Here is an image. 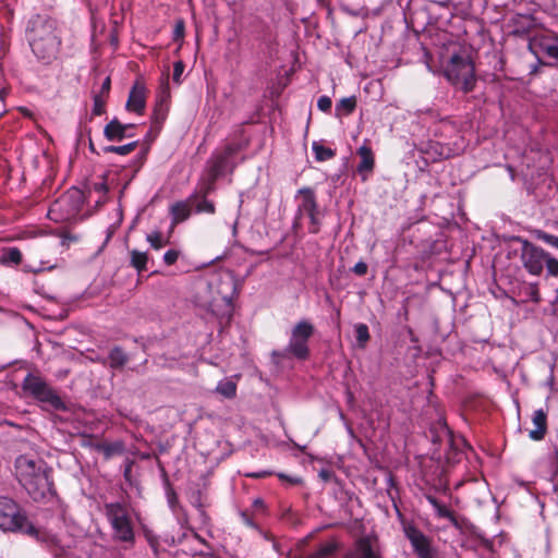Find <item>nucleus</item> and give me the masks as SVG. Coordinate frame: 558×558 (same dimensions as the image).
Segmentation results:
<instances>
[{
    "mask_svg": "<svg viewBox=\"0 0 558 558\" xmlns=\"http://www.w3.org/2000/svg\"><path fill=\"white\" fill-rule=\"evenodd\" d=\"M354 330H355V336H356L359 347L365 348L366 343L369 340V331H368L367 325L362 324V323L356 324L354 326Z\"/></svg>",
    "mask_w": 558,
    "mask_h": 558,
    "instance_id": "obj_30",
    "label": "nucleus"
},
{
    "mask_svg": "<svg viewBox=\"0 0 558 558\" xmlns=\"http://www.w3.org/2000/svg\"><path fill=\"white\" fill-rule=\"evenodd\" d=\"M533 300H534L535 302H538V301H539V296H538V292H537V291H534Z\"/></svg>",
    "mask_w": 558,
    "mask_h": 558,
    "instance_id": "obj_53",
    "label": "nucleus"
},
{
    "mask_svg": "<svg viewBox=\"0 0 558 558\" xmlns=\"http://www.w3.org/2000/svg\"><path fill=\"white\" fill-rule=\"evenodd\" d=\"M23 391L43 404L45 410H65V403L40 376L27 374L22 383Z\"/></svg>",
    "mask_w": 558,
    "mask_h": 558,
    "instance_id": "obj_5",
    "label": "nucleus"
},
{
    "mask_svg": "<svg viewBox=\"0 0 558 558\" xmlns=\"http://www.w3.org/2000/svg\"><path fill=\"white\" fill-rule=\"evenodd\" d=\"M544 265H546L548 275L558 276V259L551 257L547 253L546 260H545Z\"/></svg>",
    "mask_w": 558,
    "mask_h": 558,
    "instance_id": "obj_34",
    "label": "nucleus"
},
{
    "mask_svg": "<svg viewBox=\"0 0 558 558\" xmlns=\"http://www.w3.org/2000/svg\"><path fill=\"white\" fill-rule=\"evenodd\" d=\"M93 189L100 194H106L108 192V186L105 182L94 183Z\"/></svg>",
    "mask_w": 558,
    "mask_h": 558,
    "instance_id": "obj_44",
    "label": "nucleus"
},
{
    "mask_svg": "<svg viewBox=\"0 0 558 558\" xmlns=\"http://www.w3.org/2000/svg\"><path fill=\"white\" fill-rule=\"evenodd\" d=\"M130 128H133V124H122L118 119H113L105 126L104 135L108 141H122Z\"/></svg>",
    "mask_w": 558,
    "mask_h": 558,
    "instance_id": "obj_16",
    "label": "nucleus"
},
{
    "mask_svg": "<svg viewBox=\"0 0 558 558\" xmlns=\"http://www.w3.org/2000/svg\"><path fill=\"white\" fill-rule=\"evenodd\" d=\"M348 558H378L377 554L373 550L369 541L360 539L356 544L354 553Z\"/></svg>",
    "mask_w": 558,
    "mask_h": 558,
    "instance_id": "obj_21",
    "label": "nucleus"
},
{
    "mask_svg": "<svg viewBox=\"0 0 558 558\" xmlns=\"http://www.w3.org/2000/svg\"><path fill=\"white\" fill-rule=\"evenodd\" d=\"M216 391L225 398L233 399L236 396V381L230 378L218 383Z\"/></svg>",
    "mask_w": 558,
    "mask_h": 558,
    "instance_id": "obj_22",
    "label": "nucleus"
},
{
    "mask_svg": "<svg viewBox=\"0 0 558 558\" xmlns=\"http://www.w3.org/2000/svg\"><path fill=\"white\" fill-rule=\"evenodd\" d=\"M184 69H185V65L182 61H177L174 64H173V75H172V78L173 81L177 83V84H180L181 83V76L184 72Z\"/></svg>",
    "mask_w": 558,
    "mask_h": 558,
    "instance_id": "obj_36",
    "label": "nucleus"
},
{
    "mask_svg": "<svg viewBox=\"0 0 558 558\" xmlns=\"http://www.w3.org/2000/svg\"><path fill=\"white\" fill-rule=\"evenodd\" d=\"M314 332V326L307 320L299 322L292 329V336L307 341Z\"/></svg>",
    "mask_w": 558,
    "mask_h": 558,
    "instance_id": "obj_24",
    "label": "nucleus"
},
{
    "mask_svg": "<svg viewBox=\"0 0 558 558\" xmlns=\"http://www.w3.org/2000/svg\"><path fill=\"white\" fill-rule=\"evenodd\" d=\"M288 351L300 360H304L308 355L307 341L291 335Z\"/></svg>",
    "mask_w": 558,
    "mask_h": 558,
    "instance_id": "obj_19",
    "label": "nucleus"
},
{
    "mask_svg": "<svg viewBox=\"0 0 558 558\" xmlns=\"http://www.w3.org/2000/svg\"><path fill=\"white\" fill-rule=\"evenodd\" d=\"M295 198L298 201V211L300 215L312 214L317 210L316 196L312 189H300Z\"/></svg>",
    "mask_w": 558,
    "mask_h": 558,
    "instance_id": "obj_15",
    "label": "nucleus"
},
{
    "mask_svg": "<svg viewBox=\"0 0 558 558\" xmlns=\"http://www.w3.org/2000/svg\"><path fill=\"white\" fill-rule=\"evenodd\" d=\"M105 514L112 529L113 538L133 544L135 539L134 525L128 507L120 502L106 504Z\"/></svg>",
    "mask_w": 558,
    "mask_h": 558,
    "instance_id": "obj_6",
    "label": "nucleus"
},
{
    "mask_svg": "<svg viewBox=\"0 0 558 558\" xmlns=\"http://www.w3.org/2000/svg\"><path fill=\"white\" fill-rule=\"evenodd\" d=\"M250 476H252V477H260V476H262V474L253 473V474H250Z\"/></svg>",
    "mask_w": 558,
    "mask_h": 558,
    "instance_id": "obj_54",
    "label": "nucleus"
},
{
    "mask_svg": "<svg viewBox=\"0 0 558 558\" xmlns=\"http://www.w3.org/2000/svg\"><path fill=\"white\" fill-rule=\"evenodd\" d=\"M106 98L102 95H96L94 97V108L93 113L96 116H101L105 112Z\"/></svg>",
    "mask_w": 558,
    "mask_h": 558,
    "instance_id": "obj_33",
    "label": "nucleus"
},
{
    "mask_svg": "<svg viewBox=\"0 0 558 558\" xmlns=\"http://www.w3.org/2000/svg\"><path fill=\"white\" fill-rule=\"evenodd\" d=\"M320 476H322L323 478L327 480V478H328V472H327V471H322V472H320Z\"/></svg>",
    "mask_w": 558,
    "mask_h": 558,
    "instance_id": "obj_51",
    "label": "nucleus"
},
{
    "mask_svg": "<svg viewBox=\"0 0 558 558\" xmlns=\"http://www.w3.org/2000/svg\"><path fill=\"white\" fill-rule=\"evenodd\" d=\"M239 147L229 145L225 151L216 155L211 159L210 172L214 174V179H218L229 168V158L238 151Z\"/></svg>",
    "mask_w": 558,
    "mask_h": 558,
    "instance_id": "obj_14",
    "label": "nucleus"
},
{
    "mask_svg": "<svg viewBox=\"0 0 558 558\" xmlns=\"http://www.w3.org/2000/svg\"><path fill=\"white\" fill-rule=\"evenodd\" d=\"M189 201H191L192 206H195L196 213L215 214V205L206 196L194 193L189 197Z\"/></svg>",
    "mask_w": 558,
    "mask_h": 558,
    "instance_id": "obj_18",
    "label": "nucleus"
},
{
    "mask_svg": "<svg viewBox=\"0 0 558 558\" xmlns=\"http://www.w3.org/2000/svg\"><path fill=\"white\" fill-rule=\"evenodd\" d=\"M537 238L558 250V236L548 234L546 232H538Z\"/></svg>",
    "mask_w": 558,
    "mask_h": 558,
    "instance_id": "obj_38",
    "label": "nucleus"
},
{
    "mask_svg": "<svg viewBox=\"0 0 558 558\" xmlns=\"http://www.w3.org/2000/svg\"><path fill=\"white\" fill-rule=\"evenodd\" d=\"M15 474L20 484L34 500L43 499L52 492L50 470L38 457L23 454L16 458Z\"/></svg>",
    "mask_w": 558,
    "mask_h": 558,
    "instance_id": "obj_1",
    "label": "nucleus"
},
{
    "mask_svg": "<svg viewBox=\"0 0 558 558\" xmlns=\"http://www.w3.org/2000/svg\"><path fill=\"white\" fill-rule=\"evenodd\" d=\"M82 197L78 190H69L51 204L48 217L57 222L73 218L81 210Z\"/></svg>",
    "mask_w": 558,
    "mask_h": 558,
    "instance_id": "obj_8",
    "label": "nucleus"
},
{
    "mask_svg": "<svg viewBox=\"0 0 558 558\" xmlns=\"http://www.w3.org/2000/svg\"><path fill=\"white\" fill-rule=\"evenodd\" d=\"M312 149L315 154V158L318 161H325L331 159L335 156L333 150L328 147L323 146L322 144L314 142L312 145Z\"/></svg>",
    "mask_w": 558,
    "mask_h": 558,
    "instance_id": "obj_27",
    "label": "nucleus"
},
{
    "mask_svg": "<svg viewBox=\"0 0 558 558\" xmlns=\"http://www.w3.org/2000/svg\"><path fill=\"white\" fill-rule=\"evenodd\" d=\"M356 107V100L354 97L342 98L336 106L338 114H350Z\"/></svg>",
    "mask_w": 558,
    "mask_h": 558,
    "instance_id": "obj_28",
    "label": "nucleus"
},
{
    "mask_svg": "<svg viewBox=\"0 0 558 558\" xmlns=\"http://www.w3.org/2000/svg\"><path fill=\"white\" fill-rule=\"evenodd\" d=\"M109 361L111 367H121L126 363L128 357L122 349L114 348L109 354Z\"/></svg>",
    "mask_w": 558,
    "mask_h": 558,
    "instance_id": "obj_29",
    "label": "nucleus"
},
{
    "mask_svg": "<svg viewBox=\"0 0 558 558\" xmlns=\"http://www.w3.org/2000/svg\"><path fill=\"white\" fill-rule=\"evenodd\" d=\"M169 97V90H168V85L166 84L163 87H162V92H161V96H160V102L159 105L156 107L155 109V114L156 117L159 119H165V113H161V106H162V102L166 98Z\"/></svg>",
    "mask_w": 558,
    "mask_h": 558,
    "instance_id": "obj_37",
    "label": "nucleus"
},
{
    "mask_svg": "<svg viewBox=\"0 0 558 558\" xmlns=\"http://www.w3.org/2000/svg\"><path fill=\"white\" fill-rule=\"evenodd\" d=\"M146 241L154 250H160L168 243V238H165L160 231H153L146 235Z\"/></svg>",
    "mask_w": 558,
    "mask_h": 558,
    "instance_id": "obj_26",
    "label": "nucleus"
},
{
    "mask_svg": "<svg viewBox=\"0 0 558 558\" xmlns=\"http://www.w3.org/2000/svg\"><path fill=\"white\" fill-rule=\"evenodd\" d=\"M210 292L209 306L213 313L221 318H230L233 312L232 300L236 294V286L229 272L214 275L208 280Z\"/></svg>",
    "mask_w": 558,
    "mask_h": 558,
    "instance_id": "obj_3",
    "label": "nucleus"
},
{
    "mask_svg": "<svg viewBox=\"0 0 558 558\" xmlns=\"http://www.w3.org/2000/svg\"><path fill=\"white\" fill-rule=\"evenodd\" d=\"M254 505H255V507H259V508L264 507V502L260 499L255 500Z\"/></svg>",
    "mask_w": 558,
    "mask_h": 558,
    "instance_id": "obj_49",
    "label": "nucleus"
},
{
    "mask_svg": "<svg viewBox=\"0 0 558 558\" xmlns=\"http://www.w3.org/2000/svg\"><path fill=\"white\" fill-rule=\"evenodd\" d=\"M27 39L38 59L50 62L57 58L61 39L56 21L43 15L33 16L27 25Z\"/></svg>",
    "mask_w": 558,
    "mask_h": 558,
    "instance_id": "obj_2",
    "label": "nucleus"
},
{
    "mask_svg": "<svg viewBox=\"0 0 558 558\" xmlns=\"http://www.w3.org/2000/svg\"><path fill=\"white\" fill-rule=\"evenodd\" d=\"M367 265L364 262H357L353 267V272L357 276H364L367 272Z\"/></svg>",
    "mask_w": 558,
    "mask_h": 558,
    "instance_id": "obj_43",
    "label": "nucleus"
},
{
    "mask_svg": "<svg viewBox=\"0 0 558 558\" xmlns=\"http://www.w3.org/2000/svg\"><path fill=\"white\" fill-rule=\"evenodd\" d=\"M7 258L13 264H20L22 262V253L16 247H11L7 253Z\"/></svg>",
    "mask_w": 558,
    "mask_h": 558,
    "instance_id": "obj_39",
    "label": "nucleus"
},
{
    "mask_svg": "<svg viewBox=\"0 0 558 558\" xmlns=\"http://www.w3.org/2000/svg\"><path fill=\"white\" fill-rule=\"evenodd\" d=\"M242 518H243V520H244L246 525L254 526V523L252 522V520L246 514L243 513Z\"/></svg>",
    "mask_w": 558,
    "mask_h": 558,
    "instance_id": "obj_48",
    "label": "nucleus"
},
{
    "mask_svg": "<svg viewBox=\"0 0 558 558\" xmlns=\"http://www.w3.org/2000/svg\"><path fill=\"white\" fill-rule=\"evenodd\" d=\"M110 90V78L107 77L101 85V94L108 95Z\"/></svg>",
    "mask_w": 558,
    "mask_h": 558,
    "instance_id": "obj_46",
    "label": "nucleus"
},
{
    "mask_svg": "<svg viewBox=\"0 0 558 558\" xmlns=\"http://www.w3.org/2000/svg\"><path fill=\"white\" fill-rule=\"evenodd\" d=\"M336 547L331 543L324 544L319 547L314 558H325L335 551Z\"/></svg>",
    "mask_w": 558,
    "mask_h": 558,
    "instance_id": "obj_35",
    "label": "nucleus"
},
{
    "mask_svg": "<svg viewBox=\"0 0 558 558\" xmlns=\"http://www.w3.org/2000/svg\"><path fill=\"white\" fill-rule=\"evenodd\" d=\"M404 532L420 558H432L429 541L421 531L414 526H407Z\"/></svg>",
    "mask_w": 558,
    "mask_h": 558,
    "instance_id": "obj_11",
    "label": "nucleus"
},
{
    "mask_svg": "<svg viewBox=\"0 0 558 558\" xmlns=\"http://www.w3.org/2000/svg\"><path fill=\"white\" fill-rule=\"evenodd\" d=\"M175 500H177V497H175L174 495H172V496L169 498V502H170V505H171V506H173V505H174V502H175Z\"/></svg>",
    "mask_w": 558,
    "mask_h": 558,
    "instance_id": "obj_50",
    "label": "nucleus"
},
{
    "mask_svg": "<svg viewBox=\"0 0 558 558\" xmlns=\"http://www.w3.org/2000/svg\"><path fill=\"white\" fill-rule=\"evenodd\" d=\"M147 89L143 82L136 81L130 90L126 110L142 114L146 107Z\"/></svg>",
    "mask_w": 558,
    "mask_h": 558,
    "instance_id": "obj_12",
    "label": "nucleus"
},
{
    "mask_svg": "<svg viewBox=\"0 0 558 558\" xmlns=\"http://www.w3.org/2000/svg\"><path fill=\"white\" fill-rule=\"evenodd\" d=\"M318 209L316 211H313L312 214H306V216L310 218V232L317 233L319 231V220L317 217Z\"/></svg>",
    "mask_w": 558,
    "mask_h": 558,
    "instance_id": "obj_40",
    "label": "nucleus"
},
{
    "mask_svg": "<svg viewBox=\"0 0 558 558\" xmlns=\"http://www.w3.org/2000/svg\"><path fill=\"white\" fill-rule=\"evenodd\" d=\"M533 424L535 428L530 430V438L535 441L542 440L547 430V415L542 409L533 413Z\"/></svg>",
    "mask_w": 558,
    "mask_h": 558,
    "instance_id": "obj_17",
    "label": "nucleus"
},
{
    "mask_svg": "<svg viewBox=\"0 0 558 558\" xmlns=\"http://www.w3.org/2000/svg\"><path fill=\"white\" fill-rule=\"evenodd\" d=\"M278 476H279L280 480L288 481L289 483H291L293 485L301 483L300 478H298V477H290V476H288V475H286L283 473L278 474Z\"/></svg>",
    "mask_w": 558,
    "mask_h": 558,
    "instance_id": "obj_45",
    "label": "nucleus"
},
{
    "mask_svg": "<svg viewBox=\"0 0 558 558\" xmlns=\"http://www.w3.org/2000/svg\"><path fill=\"white\" fill-rule=\"evenodd\" d=\"M180 252L177 250H169L163 254V262L167 265H173L179 258Z\"/></svg>",
    "mask_w": 558,
    "mask_h": 558,
    "instance_id": "obj_41",
    "label": "nucleus"
},
{
    "mask_svg": "<svg viewBox=\"0 0 558 558\" xmlns=\"http://www.w3.org/2000/svg\"><path fill=\"white\" fill-rule=\"evenodd\" d=\"M130 256L131 266H133L138 272L146 270L148 262V254L146 252L132 250L130 252Z\"/></svg>",
    "mask_w": 558,
    "mask_h": 558,
    "instance_id": "obj_23",
    "label": "nucleus"
},
{
    "mask_svg": "<svg viewBox=\"0 0 558 558\" xmlns=\"http://www.w3.org/2000/svg\"><path fill=\"white\" fill-rule=\"evenodd\" d=\"M148 542L150 544L151 547H155L156 546V541L151 537H148Z\"/></svg>",
    "mask_w": 558,
    "mask_h": 558,
    "instance_id": "obj_52",
    "label": "nucleus"
},
{
    "mask_svg": "<svg viewBox=\"0 0 558 558\" xmlns=\"http://www.w3.org/2000/svg\"><path fill=\"white\" fill-rule=\"evenodd\" d=\"M427 500L433 506L436 514L439 518H445L450 520L451 522H456L453 512L449 510L446 506L441 505L435 497L427 496Z\"/></svg>",
    "mask_w": 558,
    "mask_h": 558,
    "instance_id": "obj_25",
    "label": "nucleus"
},
{
    "mask_svg": "<svg viewBox=\"0 0 558 558\" xmlns=\"http://www.w3.org/2000/svg\"><path fill=\"white\" fill-rule=\"evenodd\" d=\"M137 147V142H132L122 146H106L105 153H114L121 156L131 154Z\"/></svg>",
    "mask_w": 558,
    "mask_h": 558,
    "instance_id": "obj_31",
    "label": "nucleus"
},
{
    "mask_svg": "<svg viewBox=\"0 0 558 558\" xmlns=\"http://www.w3.org/2000/svg\"><path fill=\"white\" fill-rule=\"evenodd\" d=\"M331 99L328 96H322L317 101V107L319 110L327 112L331 109Z\"/></svg>",
    "mask_w": 558,
    "mask_h": 558,
    "instance_id": "obj_42",
    "label": "nucleus"
},
{
    "mask_svg": "<svg viewBox=\"0 0 558 558\" xmlns=\"http://www.w3.org/2000/svg\"><path fill=\"white\" fill-rule=\"evenodd\" d=\"M216 180L217 179H214V174L209 173L208 180H206L202 184H199L198 190L195 193L203 195V196H207L209 193H211L214 191Z\"/></svg>",
    "mask_w": 558,
    "mask_h": 558,
    "instance_id": "obj_32",
    "label": "nucleus"
},
{
    "mask_svg": "<svg viewBox=\"0 0 558 558\" xmlns=\"http://www.w3.org/2000/svg\"><path fill=\"white\" fill-rule=\"evenodd\" d=\"M175 36L181 37L183 36V23H180L175 27Z\"/></svg>",
    "mask_w": 558,
    "mask_h": 558,
    "instance_id": "obj_47",
    "label": "nucleus"
},
{
    "mask_svg": "<svg viewBox=\"0 0 558 558\" xmlns=\"http://www.w3.org/2000/svg\"><path fill=\"white\" fill-rule=\"evenodd\" d=\"M360 162L356 167L357 173L363 181H366L375 167V158L372 148L365 143L357 149Z\"/></svg>",
    "mask_w": 558,
    "mask_h": 558,
    "instance_id": "obj_13",
    "label": "nucleus"
},
{
    "mask_svg": "<svg viewBox=\"0 0 558 558\" xmlns=\"http://www.w3.org/2000/svg\"><path fill=\"white\" fill-rule=\"evenodd\" d=\"M0 529L37 536V529L28 521L22 508L12 498L0 497Z\"/></svg>",
    "mask_w": 558,
    "mask_h": 558,
    "instance_id": "obj_4",
    "label": "nucleus"
},
{
    "mask_svg": "<svg viewBox=\"0 0 558 558\" xmlns=\"http://www.w3.org/2000/svg\"><path fill=\"white\" fill-rule=\"evenodd\" d=\"M530 50L537 57L543 56L558 61V39L538 37L531 40Z\"/></svg>",
    "mask_w": 558,
    "mask_h": 558,
    "instance_id": "obj_10",
    "label": "nucleus"
},
{
    "mask_svg": "<svg viewBox=\"0 0 558 558\" xmlns=\"http://www.w3.org/2000/svg\"><path fill=\"white\" fill-rule=\"evenodd\" d=\"M191 201L178 202L172 205L171 214L173 218V223H179L186 220L191 215Z\"/></svg>",
    "mask_w": 558,
    "mask_h": 558,
    "instance_id": "obj_20",
    "label": "nucleus"
},
{
    "mask_svg": "<svg viewBox=\"0 0 558 558\" xmlns=\"http://www.w3.org/2000/svg\"><path fill=\"white\" fill-rule=\"evenodd\" d=\"M445 75L449 82L459 86L465 93L474 88V66L466 58L453 54L445 69Z\"/></svg>",
    "mask_w": 558,
    "mask_h": 558,
    "instance_id": "obj_7",
    "label": "nucleus"
},
{
    "mask_svg": "<svg viewBox=\"0 0 558 558\" xmlns=\"http://www.w3.org/2000/svg\"><path fill=\"white\" fill-rule=\"evenodd\" d=\"M521 262L523 267L533 276H539L543 272L547 253L539 246L534 245L527 240H522Z\"/></svg>",
    "mask_w": 558,
    "mask_h": 558,
    "instance_id": "obj_9",
    "label": "nucleus"
}]
</instances>
